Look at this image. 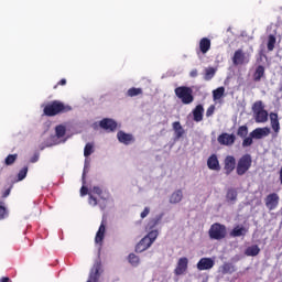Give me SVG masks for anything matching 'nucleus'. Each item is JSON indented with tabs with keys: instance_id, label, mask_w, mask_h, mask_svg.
<instances>
[{
	"instance_id": "09e8293b",
	"label": "nucleus",
	"mask_w": 282,
	"mask_h": 282,
	"mask_svg": "<svg viewBox=\"0 0 282 282\" xmlns=\"http://www.w3.org/2000/svg\"><path fill=\"white\" fill-rule=\"evenodd\" d=\"M8 195H10V192H6V194L3 195V197H8Z\"/></svg>"
},
{
	"instance_id": "6ab92c4d",
	"label": "nucleus",
	"mask_w": 282,
	"mask_h": 282,
	"mask_svg": "<svg viewBox=\"0 0 282 282\" xmlns=\"http://www.w3.org/2000/svg\"><path fill=\"white\" fill-rule=\"evenodd\" d=\"M270 118V122H271V128L274 131V138H276V135H279V132L281 131V123L279 122V115L271 112L269 115Z\"/></svg>"
},
{
	"instance_id": "e433bc0d",
	"label": "nucleus",
	"mask_w": 282,
	"mask_h": 282,
	"mask_svg": "<svg viewBox=\"0 0 282 282\" xmlns=\"http://www.w3.org/2000/svg\"><path fill=\"white\" fill-rule=\"evenodd\" d=\"M17 158H19L18 154H9L6 160H4V164L7 166H12V164H14V162H17Z\"/></svg>"
},
{
	"instance_id": "58836bf2",
	"label": "nucleus",
	"mask_w": 282,
	"mask_h": 282,
	"mask_svg": "<svg viewBox=\"0 0 282 282\" xmlns=\"http://www.w3.org/2000/svg\"><path fill=\"white\" fill-rule=\"evenodd\" d=\"M237 135H239V138H246V135H248V127L247 126H240L238 128Z\"/></svg>"
},
{
	"instance_id": "5701e85b",
	"label": "nucleus",
	"mask_w": 282,
	"mask_h": 282,
	"mask_svg": "<svg viewBox=\"0 0 282 282\" xmlns=\"http://www.w3.org/2000/svg\"><path fill=\"white\" fill-rule=\"evenodd\" d=\"M207 166L210 171H219L221 167L219 166V160L217 155L213 154L207 160Z\"/></svg>"
},
{
	"instance_id": "1a4fd4ad",
	"label": "nucleus",
	"mask_w": 282,
	"mask_h": 282,
	"mask_svg": "<svg viewBox=\"0 0 282 282\" xmlns=\"http://www.w3.org/2000/svg\"><path fill=\"white\" fill-rule=\"evenodd\" d=\"M210 239H216L217 241L226 237V226L221 224H214L209 229Z\"/></svg>"
},
{
	"instance_id": "6e6552de",
	"label": "nucleus",
	"mask_w": 282,
	"mask_h": 282,
	"mask_svg": "<svg viewBox=\"0 0 282 282\" xmlns=\"http://www.w3.org/2000/svg\"><path fill=\"white\" fill-rule=\"evenodd\" d=\"M94 153V143H87L84 148V156L86 158L84 161V171L82 181L85 182V176L89 173V167L91 164V161L89 160V155Z\"/></svg>"
},
{
	"instance_id": "2f4dec72",
	"label": "nucleus",
	"mask_w": 282,
	"mask_h": 282,
	"mask_svg": "<svg viewBox=\"0 0 282 282\" xmlns=\"http://www.w3.org/2000/svg\"><path fill=\"white\" fill-rule=\"evenodd\" d=\"M128 261L133 268H138V265H140V257L135 256V253H130L128 256Z\"/></svg>"
},
{
	"instance_id": "473e14b6",
	"label": "nucleus",
	"mask_w": 282,
	"mask_h": 282,
	"mask_svg": "<svg viewBox=\"0 0 282 282\" xmlns=\"http://www.w3.org/2000/svg\"><path fill=\"white\" fill-rule=\"evenodd\" d=\"M127 96H129V98H134V96H142V88H129L127 91Z\"/></svg>"
},
{
	"instance_id": "a19ab883",
	"label": "nucleus",
	"mask_w": 282,
	"mask_h": 282,
	"mask_svg": "<svg viewBox=\"0 0 282 282\" xmlns=\"http://www.w3.org/2000/svg\"><path fill=\"white\" fill-rule=\"evenodd\" d=\"M254 140V137L250 135L249 137H245L243 141H242V147H252V142Z\"/></svg>"
},
{
	"instance_id": "c85d7f7f",
	"label": "nucleus",
	"mask_w": 282,
	"mask_h": 282,
	"mask_svg": "<svg viewBox=\"0 0 282 282\" xmlns=\"http://www.w3.org/2000/svg\"><path fill=\"white\" fill-rule=\"evenodd\" d=\"M199 50L202 54H206L208 50H210V40L207 37H203L199 42Z\"/></svg>"
},
{
	"instance_id": "79ce46f5",
	"label": "nucleus",
	"mask_w": 282,
	"mask_h": 282,
	"mask_svg": "<svg viewBox=\"0 0 282 282\" xmlns=\"http://www.w3.org/2000/svg\"><path fill=\"white\" fill-rule=\"evenodd\" d=\"M158 226V220L156 219H152L148 223L147 227H145V230L148 231H152L154 230V228Z\"/></svg>"
},
{
	"instance_id": "dca6fc26",
	"label": "nucleus",
	"mask_w": 282,
	"mask_h": 282,
	"mask_svg": "<svg viewBox=\"0 0 282 282\" xmlns=\"http://www.w3.org/2000/svg\"><path fill=\"white\" fill-rule=\"evenodd\" d=\"M264 202L269 210H275L276 206H279V194L276 193L269 194L265 197Z\"/></svg>"
},
{
	"instance_id": "b1692460",
	"label": "nucleus",
	"mask_w": 282,
	"mask_h": 282,
	"mask_svg": "<svg viewBox=\"0 0 282 282\" xmlns=\"http://www.w3.org/2000/svg\"><path fill=\"white\" fill-rule=\"evenodd\" d=\"M194 122H202L204 120V106L197 105L193 110Z\"/></svg>"
},
{
	"instance_id": "c03bdc74",
	"label": "nucleus",
	"mask_w": 282,
	"mask_h": 282,
	"mask_svg": "<svg viewBox=\"0 0 282 282\" xmlns=\"http://www.w3.org/2000/svg\"><path fill=\"white\" fill-rule=\"evenodd\" d=\"M149 213H151V208L145 207L143 209V212L141 213V219H144V218L149 217Z\"/></svg>"
},
{
	"instance_id": "f257e3e1",
	"label": "nucleus",
	"mask_w": 282,
	"mask_h": 282,
	"mask_svg": "<svg viewBox=\"0 0 282 282\" xmlns=\"http://www.w3.org/2000/svg\"><path fill=\"white\" fill-rule=\"evenodd\" d=\"M80 195L82 197H85V195L89 196V206H99L101 210H105L107 208L108 197L105 191H102L99 186H94L88 189L87 187H85V178L80 188Z\"/></svg>"
},
{
	"instance_id": "20e7f679",
	"label": "nucleus",
	"mask_w": 282,
	"mask_h": 282,
	"mask_svg": "<svg viewBox=\"0 0 282 282\" xmlns=\"http://www.w3.org/2000/svg\"><path fill=\"white\" fill-rule=\"evenodd\" d=\"M160 235V231L152 230L149 231L147 236H144L140 242L135 247V252H144V250H149L151 246L155 242V239H158Z\"/></svg>"
},
{
	"instance_id": "393cba45",
	"label": "nucleus",
	"mask_w": 282,
	"mask_h": 282,
	"mask_svg": "<svg viewBox=\"0 0 282 282\" xmlns=\"http://www.w3.org/2000/svg\"><path fill=\"white\" fill-rule=\"evenodd\" d=\"M184 199V192L182 189H176L170 196V204H180Z\"/></svg>"
},
{
	"instance_id": "ddd939ff",
	"label": "nucleus",
	"mask_w": 282,
	"mask_h": 282,
	"mask_svg": "<svg viewBox=\"0 0 282 282\" xmlns=\"http://www.w3.org/2000/svg\"><path fill=\"white\" fill-rule=\"evenodd\" d=\"M100 260H96L93 268L90 269V273L88 276L87 282H98L100 279V268H101Z\"/></svg>"
},
{
	"instance_id": "bb28decb",
	"label": "nucleus",
	"mask_w": 282,
	"mask_h": 282,
	"mask_svg": "<svg viewBox=\"0 0 282 282\" xmlns=\"http://www.w3.org/2000/svg\"><path fill=\"white\" fill-rule=\"evenodd\" d=\"M248 232V229L243 226H236L230 232V237H243Z\"/></svg>"
},
{
	"instance_id": "412c9836",
	"label": "nucleus",
	"mask_w": 282,
	"mask_h": 282,
	"mask_svg": "<svg viewBox=\"0 0 282 282\" xmlns=\"http://www.w3.org/2000/svg\"><path fill=\"white\" fill-rule=\"evenodd\" d=\"M237 164V161L235 160V156L228 155L225 159V171L226 175H230L232 171H235V166Z\"/></svg>"
},
{
	"instance_id": "9b49d317",
	"label": "nucleus",
	"mask_w": 282,
	"mask_h": 282,
	"mask_svg": "<svg viewBox=\"0 0 282 282\" xmlns=\"http://www.w3.org/2000/svg\"><path fill=\"white\" fill-rule=\"evenodd\" d=\"M187 270H188V258L186 257L180 258L176 263V268L174 269L175 276H182L186 274Z\"/></svg>"
},
{
	"instance_id": "a878e982",
	"label": "nucleus",
	"mask_w": 282,
	"mask_h": 282,
	"mask_svg": "<svg viewBox=\"0 0 282 282\" xmlns=\"http://www.w3.org/2000/svg\"><path fill=\"white\" fill-rule=\"evenodd\" d=\"M174 135L176 140H180L185 133L184 128L182 127V123L180 121H175L172 123Z\"/></svg>"
},
{
	"instance_id": "a211bd4d",
	"label": "nucleus",
	"mask_w": 282,
	"mask_h": 282,
	"mask_svg": "<svg viewBox=\"0 0 282 282\" xmlns=\"http://www.w3.org/2000/svg\"><path fill=\"white\" fill-rule=\"evenodd\" d=\"M99 127L106 131L113 132L118 129V123L113 119H104L100 121Z\"/></svg>"
},
{
	"instance_id": "f3484780",
	"label": "nucleus",
	"mask_w": 282,
	"mask_h": 282,
	"mask_svg": "<svg viewBox=\"0 0 282 282\" xmlns=\"http://www.w3.org/2000/svg\"><path fill=\"white\" fill-rule=\"evenodd\" d=\"M235 140H237L235 134H229L226 132L218 137V142L223 144V147H232V144H235Z\"/></svg>"
},
{
	"instance_id": "0eeeda50",
	"label": "nucleus",
	"mask_w": 282,
	"mask_h": 282,
	"mask_svg": "<svg viewBox=\"0 0 282 282\" xmlns=\"http://www.w3.org/2000/svg\"><path fill=\"white\" fill-rule=\"evenodd\" d=\"M250 166H252V156L250 154L242 155L236 167L237 175H246L250 171Z\"/></svg>"
},
{
	"instance_id": "aec40b11",
	"label": "nucleus",
	"mask_w": 282,
	"mask_h": 282,
	"mask_svg": "<svg viewBox=\"0 0 282 282\" xmlns=\"http://www.w3.org/2000/svg\"><path fill=\"white\" fill-rule=\"evenodd\" d=\"M107 232V228L105 227V223H101L99 226V229L95 237V243L99 246V248H102V241H105V234Z\"/></svg>"
},
{
	"instance_id": "8fccbe9b",
	"label": "nucleus",
	"mask_w": 282,
	"mask_h": 282,
	"mask_svg": "<svg viewBox=\"0 0 282 282\" xmlns=\"http://www.w3.org/2000/svg\"><path fill=\"white\" fill-rule=\"evenodd\" d=\"M39 158L32 159L31 162H37Z\"/></svg>"
},
{
	"instance_id": "c756f323",
	"label": "nucleus",
	"mask_w": 282,
	"mask_h": 282,
	"mask_svg": "<svg viewBox=\"0 0 282 282\" xmlns=\"http://www.w3.org/2000/svg\"><path fill=\"white\" fill-rule=\"evenodd\" d=\"M263 76H265V68L260 65L256 68V72L253 74V80L256 83H259V80H261V78H263Z\"/></svg>"
},
{
	"instance_id": "2eb2a0df",
	"label": "nucleus",
	"mask_w": 282,
	"mask_h": 282,
	"mask_svg": "<svg viewBox=\"0 0 282 282\" xmlns=\"http://www.w3.org/2000/svg\"><path fill=\"white\" fill-rule=\"evenodd\" d=\"M271 130L268 127L264 128H256L253 131L250 132L251 138L253 140H263V138H268L270 135Z\"/></svg>"
},
{
	"instance_id": "4468645a",
	"label": "nucleus",
	"mask_w": 282,
	"mask_h": 282,
	"mask_svg": "<svg viewBox=\"0 0 282 282\" xmlns=\"http://www.w3.org/2000/svg\"><path fill=\"white\" fill-rule=\"evenodd\" d=\"M117 140L120 142V144L129 147V144H133V142H135V137L121 130L117 132Z\"/></svg>"
},
{
	"instance_id": "49530a36",
	"label": "nucleus",
	"mask_w": 282,
	"mask_h": 282,
	"mask_svg": "<svg viewBox=\"0 0 282 282\" xmlns=\"http://www.w3.org/2000/svg\"><path fill=\"white\" fill-rule=\"evenodd\" d=\"M0 282H10V278H2Z\"/></svg>"
},
{
	"instance_id": "c9c22d12",
	"label": "nucleus",
	"mask_w": 282,
	"mask_h": 282,
	"mask_svg": "<svg viewBox=\"0 0 282 282\" xmlns=\"http://www.w3.org/2000/svg\"><path fill=\"white\" fill-rule=\"evenodd\" d=\"M274 45H276V37L274 35H269V40H268V51L272 52L274 50Z\"/></svg>"
},
{
	"instance_id": "cd10ccee",
	"label": "nucleus",
	"mask_w": 282,
	"mask_h": 282,
	"mask_svg": "<svg viewBox=\"0 0 282 282\" xmlns=\"http://www.w3.org/2000/svg\"><path fill=\"white\" fill-rule=\"evenodd\" d=\"M261 252V249L257 245H252L245 250L247 257H257Z\"/></svg>"
},
{
	"instance_id": "7ed1b4c3",
	"label": "nucleus",
	"mask_w": 282,
	"mask_h": 282,
	"mask_svg": "<svg viewBox=\"0 0 282 282\" xmlns=\"http://www.w3.org/2000/svg\"><path fill=\"white\" fill-rule=\"evenodd\" d=\"M72 111V106L61 101H53L44 107V116H58V113H67Z\"/></svg>"
},
{
	"instance_id": "de8ad7c7",
	"label": "nucleus",
	"mask_w": 282,
	"mask_h": 282,
	"mask_svg": "<svg viewBox=\"0 0 282 282\" xmlns=\"http://www.w3.org/2000/svg\"><path fill=\"white\" fill-rule=\"evenodd\" d=\"M59 85H67V80L66 79H61Z\"/></svg>"
},
{
	"instance_id": "423d86ee",
	"label": "nucleus",
	"mask_w": 282,
	"mask_h": 282,
	"mask_svg": "<svg viewBox=\"0 0 282 282\" xmlns=\"http://www.w3.org/2000/svg\"><path fill=\"white\" fill-rule=\"evenodd\" d=\"M175 94L177 98L183 102V105H191L195 98L193 97V89L186 86L175 88Z\"/></svg>"
},
{
	"instance_id": "39448f33",
	"label": "nucleus",
	"mask_w": 282,
	"mask_h": 282,
	"mask_svg": "<svg viewBox=\"0 0 282 282\" xmlns=\"http://www.w3.org/2000/svg\"><path fill=\"white\" fill-rule=\"evenodd\" d=\"M253 118L258 124H265L268 122V111L263 101L259 100L252 105Z\"/></svg>"
},
{
	"instance_id": "9d476101",
	"label": "nucleus",
	"mask_w": 282,
	"mask_h": 282,
	"mask_svg": "<svg viewBox=\"0 0 282 282\" xmlns=\"http://www.w3.org/2000/svg\"><path fill=\"white\" fill-rule=\"evenodd\" d=\"M232 63L234 65H248V63H250V55L242 50H238L234 54Z\"/></svg>"
},
{
	"instance_id": "ea45409f",
	"label": "nucleus",
	"mask_w": 282,
	"mask_h": 282,
	"mask_svg": "<svg viewBox=\"0 0 282 282\" xmlns=\"http://www.w3.org/2000/svg\"><path fill=\"white\" fill-rule=\"evenodd\" d=\"M24 177H28V167H23L22 170H20V172L18 173L17 182H23Z\"/></svg>"
},
{
	"instance_id": "37998d69",
	"label": "nucleus",
	"mask_w": 282,
	"mask_h": 282,
	"mask_svg": "<svg viewBox=\"0 0 282 282\" xmlns=\"http://www.w3.org/2000/svg\"><path fill=\"white\" fill-rule=\"evenodd\" d=\"M215 113V106H209L208 109L206 110V117L210 118Z\"/></svg>"
},
{
	"instance_id": "4c0bfd02",
	"label": "nucleus",
	"mask_w": 282,
	"mask_h": 282,
	"mask_svg": "<svg viewBox=\"0 0 282 282\" xmlns=\"http://www.w3.org/2000/svg\"><path fill=\"white\" fill-rule=\"evenodd\" d=\"M215 68L209 67L205 69V80H213L214 76H215Z\"/></svg>"
},
{
	"instance_id": "f8f14e48",
	"label": "nucleus",
	"mask_w": 282,
	"mask_h": 282,
	"mask_svg": "<svg viewBox=\"0 0 282 282\" xmlns=\"http://www.w3.org/2000/svg\"><path fill=\"white\" fill-rule=\"evenodd\" d=\"M196 268L200 272L206 270H213V268H215V258H202L197 262Z\"/></svg>"
},
{
	"instance_id": "f03ea898",
	"label": "nucleus",
	"mask_w": 282,
	"mask_h": 282,
	"mask_svg": "<svg viewBox=\"0 0 282 282\" xmlns=\"http://www.w3.org/2000/svg\"><path fill=\"white\" fill-rule=\"evenodd\" d=\"M67 129L65 126L59 124L55 128V134L51 135L44 143L40 145V149H46L47 147H56V144H63L67 142V138H65Z\"/></svg>"
},
{
	"instance_id": "4be33fe9",
	"label": "nucleus",
	"mask_w": 282,
	"mask_h": 282,
	"mask_svg": "<svg viewBox=\"0 0 282 282\" xmlns=\"http://www.w3.org/2000/svg\"><path fill=\"white\" fill-rule=\"evenodd\" d=\"M218 271L223 274H232L237 272V267H235V264L230 262H225L223 265L219 267Z\"/></svg>"
},
{
	"instance_id": "7c9ffc66",
	"label": "nucleus",
	"mask_w": 282,
	"mask_h": 282,
	"mask_svg": "<svg viewBox=\"0 0 282 282\" xmlns=\"http://www.w3.org/2000/svg\"><path fill=\"white\" fill-rule=\"evenodd\" d=\"M225 93H226V88H224V87H218L217 89H215L213 91L214 100H221V98L224 97Z\"/></svg>"
},
{
	"instance_id": "72a5a7b5",
	"label": "nucleus",
	"mask_w": 282,
	"mask_h": 282,
	"mask_svg": "<svg viewBox=\"0 0 282 282\" xmlns=\"http://www.w3.org/2000/svg\"><path fill=\"white\" fill-rule=\"evenodd\" d=\"M227 202L229 204H235V202H237V191L235 189H229L227 192Z\"/></svg>"
},
{
	"instance_id": "a18cd8bd",
	"label": "nucleus",
	"mask_w": 282,
	"mask_h": 282,
	"mask_svg": "<svg viewBox=\"0 0 282 282\" xmlns=\"http://www.w3.org/2000/svg\"><path fill=\"white\" fill-rule=\"evenodd\" d=\"M189 76H191L192 78H197V69L191 70Z\"/></svg>"
},
{
	"instance_id": "f704fd0d",
	"label": "nucleus",
	"mask_w": 282,
	"mask_h": 282,
	"mask_svg": "<svg viewBox=\"0 0 282 282\" xmlns=\"http://www.w3.org/2000/svg\"><path fill=\"white\" fill-rule=\"evenodd\" d=\"M9 215L8 207L3 203H0V220L8 219Z\"/></svg>"
}]
</instances>
